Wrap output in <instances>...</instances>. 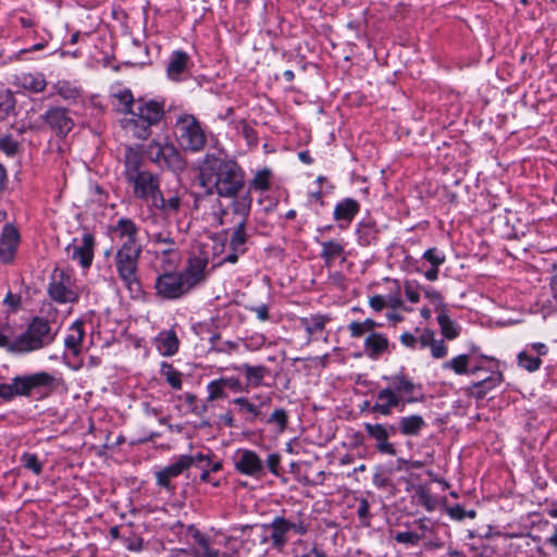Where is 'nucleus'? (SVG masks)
<instances>
[{
    "instance_id": "f257e3e1",
    "label": "nucleus",
    "mask_w": 557,
    "mask_h": 557,
    "mask_svg": "<svg viewBox=\"0 0 557 557\" xmlns=\"http://www.w3.org/2000/svg\"><path fill=\"white\" fill-rule=\"evenodd\" d=\"M240 168L231 160L208 156L200 165L199 180L202 186L212 193V188L222 197L234 198L243 187Z\"/></svg>"
},
{
    "instance_id": "f03ea898",
    "label": "nucleus",
    "mask_w": 557,
    "mask_h": 557,
    "mask_svg": "<svg viewBox=\"0 0 557 557\" xmlns=\"http://www.w3.org/2000/svg\"><path fill=\"white\" fill-rule=\"evenodd\" d=\"M141 248L136 244V240L127 238L115 256L119 275L125 283L132 297H138L141 294V285L137 277V264Z\"/></svg>"
},
{
    "instance_id": "7ed1b4c3",
    "label": "nucleus",
    "mask_w": 557,
    "mask_h": 557,
    "mask_svg": "<svg viewBox=\"0 0 557 557\" xmlns=\"http://www.w3.org/2000/svg\"><path fill=\"white\" fill-rule=\"evenodd\" d=\"M54 338L50 324L42 318H35L26 331L9 346L13 352H27L49 345Z\"/></svg>"
},
{
    "instance_id": "20e7f679",
    "label": "nucleus",
    "mask_w": 557,
    "mask_h": 557,
    "mask_svg": "<svg viewBox=\"0 0 557 557\" xmlns=\"http://www.w3.org/2000/svg\"><path fill=\"white\" fill-rule=\"evenodd\" d=\"M259 530L269 534L274 548L282 550L288 541L289 532L302 535L307 532V527L302 521L290 522L283 517H276L271 524L251 528V532Z\"/></svg>"
},
{
    "instance_id": "39448f33",
    "label": "nucleus",
    "mask_w": 557,
    "mask_h": 557,
    "mask_svg": "<svg viewBox=\"0 0 557 557\" xmlns=\"http://www.w3.org/2000/svg\"><path fill=\"white\" fill-rule=\"evenodd\" d=\"M176 134L184 149L197 151L206 144L205 134L193 115H185L178 119L176 123Z\"/></svg>"
},
{
    "instance_id": "423d86ee",
    "label": "nucleus",
    "mask_w": 557,
    "mask_h": 557,
    "mask_svg": "<svg viewBox=\"0 0 557 557\" xmlns=\"http://www.w3.org/2000/svg\"><path fill=\"white\" fill-rule=\"evenodd\" d=\"M205 461L209 462L207 457L201 454H198L197 456L182 455L173 465L157 472V482L166 490H173L171 484L172 478H176L190 467L199 466Z\"/></svg>"
},
{
    "instance_id": "0eeeda50",
    "label": "nucleus",
    "mask_w": 557,
    "mask_h": 557,
    "mask_svg": "<svg viewBox=\"0 0 557 557\" xmlns=\"http://www.w3.org/2000/svg\"><path fill=\"white\" fill-rule=\"evenodd\" d=\"M422 399L423 395L420 397H404L398 395L394 389L385 387L377 392L376 401L372 406L371 410L374 413L387 417L392 413V410L397 408L399 405L413 404L421 401Z\"/></svg>"
},
{
    "instance_id": "6e6552de",
    "label": "nucleus",
    "mask_w": 557,
    "mask_h": 557,
    "mask_svg": "<svg viewBox=\"0 0 557 557\" xmlns=\"http://www.w3.org/2000/svg\"><path fill=\"white\" fill-rule=\"evenodd\" d=\"M48 293L52 300L60 304L74 302L78 299V295L71 288V276L60 269L53 271Z\"/></svg>"
},
{
    "instance_id": "1a4fd4ad",
    "label": "nucleus",
    "mask_w": 557,
    "mask_h": 557,
    "mask_svg": "<svg viewBox=\"0 0 557 557\" xmlns=\"http://www.w3.org/2000/svg\"><path fill=\"white\" fill-rule=\"evenodd\" d=\"M128 182L134 184V193L139 198H151L154 206L159 202L164 205V198L159 189V181L157 176L148 171H143L139 175Z\"/></svg>"
},
{
    "instance_id": "9d476101",
    "label": "nucleus",
    "mask_w": 557,
    "mask_h": 557,
    "mask_svg": "<svg viewBox=\"0 0 557 557\" xmlns=\"http://www.w3.org/2000/svg\"><path fill=\"white\" fill-rule=\"evenodd\" d=\"M160 296L169 299L178 298L190 290L181 273H165L158 277L156 283Z\"/></svg>"
},
{
    "instance_id": "9b49d317",
    "label": "nucleus",
    "mask_w": 557,
    "mask_h": 557,
    "mask_svg": "<svg viewBox=\"0 0 557 557\" xmlns=\"http://www.w3.org/2000/svg\"><path fill=\"white\" fill-rule=\"evenodd\" d=\"M367 434L376 442V449L389 456L396 455V449L392 443L388 442L391 434L395 432L394 425H384L381 423H364Z\"/></svg>"
},
{
    "instance_id": "f8f14e48",
    "label": "nucleus",
    "mask_w": 557,
    "mask_h": 557,
    "mask_svg": "<svg viewBox=\"0 0 557 557\" xmlns=\"http://www.w3.org/2000/svg\"><path fill=\"white\" fill-rule=\"evenodd\" d=\"M54 377L47 372L13 379L14 396H29L33 388L52 385Z\"/></svg>"
},
{
    "instance_id": "ddd939ff",
    "label": "nucleus",
    "mask_w": 557,
    "mask_h": 557,
    "mask_svg": "<svg viewBox=\"0 0 557 557\" xmlns=\"http://www.w3.org/2000/svg\"><path fill=\"white\" fill-rule=\"evenodd\" d=\"M207 264H208V257L202 253L189 257L188 265L186 267V269L183 272H181V274L186 283V286L189 289H191L193 287H195L197 284H199L200 282H202L205 280V277H206L205 271H206Z\"/></svg>"
},
{
    "instance_id": "4468645a",
    "label": "nucleus",
    "mask_w": 557,
    "mask_h": 557,
    "mask_svg": "<svg viewBox=\"0 0 557 557\" xmlns=\"http://www.w3.org/2000/svg\"><path fill=\"white\" fill-rule=\"evenodd\" d=\"M148 158L159 164H164L169 168H177L180 163V157L172 145L161 146L158 143H151L146 150Z\"/></svg>"
},
{
    "instance_id": "2eb2a0df",
    "label": "nucleus",
    "mask_w": 557,
    "mask_h": 557,
    "mask_svg": "<svg viewBox=\"0 0 557 557\" xmlns=\"http://www.w3.org/2000/svg\"><path fill=\"white\" fill-rule=\"evenodd\" d=\"M20 244L18 231L11 224H5L0 237V259L4 263H10L15 257Z\"/></svg>"
},
{
    "instance_id": "dca6fc26",
    "label": "nucleus",
    "mask_w": 557,
    "mask_h": 557,
    "mask_svg": "<svg viewBox=\"0 0 557 557\" xmlns=\"http://www.w3.org/2000/svg\"><path fill=\"white\" fill-rule=\"evenodd\" d=\"M45 121L58 135H66L74 126L73 119L65 108H52L45 114Z\"/></svg>"
},
{
    "instance_id": "f3484780",
    "label": "nucleus",
    "mask_w": 557,
    "mask_h": 557,
    "mask_svg": "<svg viewBox=\"0 0 557 557\" xmlns=\"http://www.w3.org/2000/svg\"><path fill=\"white\" fill-rule=\"evenodd\" d=\"M329 321L330 318L323 314H312L299 319L300 326L304 327L307 333L308 344L324 333L325 325Z\"/></svg>"
},
{
    "instance_id": "a211bd4d",
    "label": "nucleus",
    "mask_w": 557,
    "mask_h": 557,
    "mask_svg": "<svg viewBox=\"0 0 557 557\" xmlns=\"http://www.w3.org/2000/svg\"><path fill=\"white\" fill-rule=\"evenodd\" d=\"M388 339L385 335L373 332L364 339V352L369 358L376 359L388 350Z\"/></svg>"
},
{
    "instance_id": "6ab92c4d",
    "label": "nucleus",
    "mask_w": 557,
    "mask_h": 557,
    "mask_svg": "<svg viewBox=\"0 0 557 557\" xmlns=\"http://www.w3.org/2000/svg\"><path fill=\"white\" fill-rule=\"evenodd\" d=\"M138 121L146 122L148 125H152L161 121L164 114L163 106L157 101H148L138 107Z\"/></svg>"
},
{
    "instance_id": "aec40b11",
    "label": "nucleus",
    "mask_w": 557,
    "mask_h": 557,
    "mask_svg": "<svg viewBox=\"0 0 557 557\" xmlns=\"http://www.w3.org/2000/svg\"><path fill=\"white\" fill-rule=\"evenodd\" d=\"M95 238L90 233H86L83 243L78 247H74L73 258H79V263L84 269L90 267L94 258Z\"/></svg>"
},
{
    "instance_id": "412c9836",
    "label": "nucleus",
    "mask_w": 557,
    "mask_h": 557,
    "mask_svg": "<svg viewBox=\"0 0 557 557\" xmlns=\"http://www.w3.org/2000/svg\"><path fill=\"white\" fill-rule=\"evenodd\" d=\"M359 209L360 206L357 200L352 198H345L335 206L334 219L336 221H345L349 223L359 212Z\"/></svg>"
},
{
    "instance_id": "4be33fe9",
    "label": "nucleus",
    "mask_w": 557,
    "mask_h": 557,
    "mask_svg": "<svg viewBox=\"0 0 557 557\" xmlns=\"http://www.w3.org/2000/svg\"><path fill=\"white\" fill-rule=\"evenodd\" d=\"M424 419L419 414L401 417L398 421L399 432L404 436H417L425 426Z\"/></svg>"
},
{
    "instance_id": "5701e85b",
    "label": "nucleus",
    "mask_w": 557,
    "mask_h": 557,
    "mask_svg": "<svg viewBox=\"0 0 557 557\" xmlns=\"http://www.w3.org/2000/svg\"><path fill=\"white\" fill-rule=\"evenodd\" d=\"M389 389H394L398 395L404 397H414L413 394L420 386L416 385L411 379L403 373H398L389 379Z\"/></svg>"
},
{
    "instance_id": "b1692460",
    "label": "nucleus",
    "mask_w": 557,
    "mask_h": 557,
    "mask_svg": "<svg viewBox=\"0 0 557 557\" xmlns=\"http://www.w3.org/2000/svg\"><path fill=\"white\" fill-rule=\"evenodd\" d=\"M17 78L22 87L33 92H40L47 86V82L40 73H22Z\"/></svg>"
},
{
    "instance_id": "393cba45",
    "label": "nucleus",
    "mask_w": 557,
    "mask_h": 557,
    "mask_svg": "<svg viewBox=\"0 0 557 557\" xmlns=\"http://www.w3.org/2000/svg\"><path fill=\"white\" fill-rule=\"evenodd\" d=\"M226 388L238 391L240 388L239 380L235 379H221L220 381L211 382L209 385V399L223 397Z\"/></svg>"
},
{
    "instance_id": "a878e982",
    "label": "nucleus",
    "mask_w": 557,
    "mask_h": 557,
    "mask_svg": "<svg viewBox=\"0 0 557 557\" xmlns=\"http://www.w3.org/2000/svg\"><path fill=\"white\" fill-rule=\"evenodd\" d=\"M380 324L376 323L373 319H366L364 321H351L347 329L349 331L350 337L360 338L366 334H371L374 332L375 327Z\"/></svg>"
},
{
    "instance_id": "bb28decb",
    "label": "nucleus",
    "mask_w": 557,
    "mask_h": 557,
    "mask_svg": "<svg viewBox=\"0 0 557 557\" xmlns=\"http://www.w3.org/2000/svg\"><path fill=\"white\" fill-rule=\"evenodd\" d=\"M437 322L442 335L447 339H454L459 335L456 323L448 317L446 309H441L437 314Z\"/></svg>"
},
{
    "instance_id": "cd10ccee",
    "label": "nucleus",
    "mask_w": 557,
    "mask_h": 557,
    "mask_svg": "<svg viewBox=\"0 0 557 557\" xmlns=\"http://www.w3.org/2000/svg\"><path fill=\"white\" fill-rule=\"evenodd\" d=\"M84 338L83 324L75 322L70 329V334L65 338L66 348L71 349L75 356L79 354V347Z\"/></svg>"
},
{
    "instance_id": "c85d7f7f",
    "label": "nucleus",
    "mask_w": 557,
    "mask_h": 557,
    "mask_svg": "<svg viewBox=\"0 0 557 557\" xmlns=\"http://www.w3.org/2000/svg\"><path fill=\"white\" fill-rule=\"evenodd\" d=\"M244 245V221L239 222L231 240H230V246L232 248V252L228 253L223 260L222 262H231V263H235L238 261V255L236 253V250L238 247L243 246Z\"/></svg>"
},
{
    "instance_id": "c756f323",
    "label": "nucleus",
    "mask_w": 557,
    "mask_h": 557,
    "mask_svg": "<svg viewBox=\"0 0 557 557\" xmlns=\"http://www.w3.org/2000/svg\"><path fill=\"white\" fill-rule=\"evenodd\" d=\"M470 357L466 354L458 355L442 364L443 370H451L458 375L468 373Z\"/></svg>"
},
{
    "instance_id": "7c9ffc66",
    "label": "nucleus",
    "mask_w": 557,
    "mask_h": 557,
    "mask_svg": "<svg viewBox=\"0 0 557 557\" xmlns=\"http://www.w3.org/2000/svg\"><path fill=\"white\" fill-rule=\"evenodd\" d=\"M15 98L11 90L0 89V120L8 119L15 109Z\"/></svg>"
},
{
    "instance_id": "2f4dec72",
    "label": "nucleus",
    "mask_w": 557,
    "mask_h": 557,
    "mask_svg": "<svg viewBox=\"0 0 557 557\" xmlns=\"http://www.w3.org/2000/svg\"><path fill=\"white\" fill-rule=\"evenodd\" d=\"M160 342H161V345L159 346V349L162 351V354L164 356H172L178 349V339H177L174 331L166 332L160 338Z\"/></svg>"
},
{
    "instance_id": "473e14b6",
    "label": "nucleus",
    "mask_w": 557,
    "mask_h": 557,
    "mask_svg": "<svg viewBox=\"0 0 557 557\" xmlns=\"http://www.w3.org/2000/svg\"><path fill=\"white\" fill-rule=\"evenodd\" d=\"M518 364L529 372H534L541 368L542 360L537 356L530 355L528 350H523L518 354Z\"/></svg>"
},
{
    "instance_id": "72a5a7b5",
    "label": "nucleus",
    "mask_w": 557,
    "mask_h": 557,
    "mask_svg": "<svg viewBox=\"0 0 557 557\" xmlns=\"http://www.w3.org/2000/svg\"><path fill=\"white\" fill-rule=\"evenodd\" d=\"M188 55L183 51H177L168 65V73L171 77L180 75L186 67Z\"/></svg>"
},
{
    "instance_id": "f704fd0d",
    "label": "nucleus",
    "mask_w": 557,
    "mask_h": 557,
    "mask_svg": "<svg viewBox=\"0 0 557 557\" xmlns=\"http://www.w3.org/2000/svg\"><path fill=\"white\" fill-rule=\"evenodd\" d=\"M263 472L261 459L250 450H246V475H259Z\"/></svg>"
},
{
    "instance_id": "c9c22d12",
    "label": "nucleus",
    "mask_w": 557,
    "mask_h": 557,
    "mask_svg": "<svg viewBox=\"0 0 557 557\" xmlns=\"http://www.w3.org/2000/svg\"><path fill=\"white\" fill-rule=\"evenodd\" d=\"M416 496L418 498V503L424 506L428 511H433L436 508L437 500L424 486H418L416 488Z\"/></svg>"
},
{
    "instance_id": "e433bc0d",
    "label": "nucleus",
    "mask_w": 557,
    "mask_h": 557,
    "mask_svg": "<svg viewBox=\"0 0 557 557\" xmlns=\"http://www.w3.org/2000/svg\"><path fill=\"white\" fill-rule=\"evenodd\" d=\"M343 251V245L337 242L330 240L322 243L321 256L326 260V262L339 257Z\"/></svg>"
},
{
    "instance_id": "4c0bfd02",
    "label": "nucleus",
    "mask_w": 557,
    "mask_h": 557,
    "mask_svg": "<svg viewBox=\"0 0 557 557\" xmlns=\"http://www.w3.org/2000/svg\"><path fill=\"white\" fill-rule=\"evenodd\" d=\"M265 373L267 369L264 367H246V385H260Z\"/></svg>"
},
{
    "instance_id": "58836bf2",
    "label": "nucleus",
    "mask_w": 557,
    "mask_h": 557,
    "mask_svg": "<svg viewBox=\"0 0 557 557\" xmlns=\"http://www.w3.org/2000/svg\"><path fill=\"white\" fill-rule=\"evenodd\" d=\"M271 176L272 172L269 169L258 171L251 182V187L256 190H267L270 186Z\"/></svg>"
},
{
    "instance_id": "ea45409f",
    "label": "nucleus",
    "mask_w": 557,
    "mask_h": 557,
    "mask_svg": "<svg viewBox=\"0 0 557 557\" xmlns=\"http://www.w3.org/2000/svg\"><path fill=\"white\" fill-rule=\"evenodd\" d=\"M139 168H140L139 157L135 152L129 151L126 154V172H125L128 181L134 178L136 175H139L140 173H143V171H140Z\"/></svg>"
},
{
    "instance_id": "a19ab883",
    "label": "nucleus",
    "mask_w": 557,
    "mask_h": 557,
    "mask_svg": "<svg viewBox=\"0 0 557 557\" xmlns=\"http://www.w3.org/2000/svg\"><path fill=\"white\" fill-rule=\"evenodd\" d=\"M153 242L156 244H161V245L166 246L164 249H162V253H164V255L175 251V240L171 236L170 233L159 232V233L154 234Z\"/></svg>"
},
{
    "instance_id": "79ce46f5",
    "label": "nucleus",
    "mask_w": 557,
    "mask_h": 557,
    "mask_svg": "<svg viewBox=\"0 0 557 557\" xmlns=\"http://www.w3.org/2000/svg\"><path fill=\"white\" fill-rule=\"evenodd\" d=\"M264 405V401H262L260 406H253L246 400V420L265 421L267 413L263 411Z\"/></svg>"
},
{
    "instance_id": "37998d69",
    "label": "nucleus",
    "mask_w": 557,
    "mask_h": 557,
    "mask_svg": "<svg viewBox=\"0 0 557 557\" xmlns=\"http://www.w3.org/2000/svg\"><path fill=\"white\" fill-rule=\"evenodd\" d=\"M115 97L117 98L120 104L122 106V108H119V111H121L123 113L135 114V112L132 109L134 98L129 90L120 91L119 94L115 95Z\"/></svg>"
},
{
    "instance_id": "c03bdc74",
    "label": "nucleus",
    "mask_w": 557,
    "mask_h": 557,
    "mask_svg": "<svg viewBox=\"0 0 557 557\" xmlns=\"http://www.w3.org/2000/svg\"><path fill=\"white\" fill-rule=\"evenodd\" d=\"M0 149L8 156H13L18 151V143L12 136L0 137Z\"/></svg>"
},
{
    "instance_id": "a18cd8bd",
    "label": "nucleus",
    "mask_w": 557,
    "mask_h": 557,
    "mask_svg": "<svg viewBox=\"0 0 557 557\" xmlns=\"http://www.w3.org/2000/svg\"><path fill=\"white\" fill-rule=\"evenodd\" d=\"M424 296L430 300V302L435 307V310L441 312V309H446L445 304L443 302V298L440 292L433 288H424Z\"/></svg>"
},
{
    "instance_id": "49530a36",
    "label": "nucleus",
    "mask_w": 557,
    "mask_h": 557,
    "mask_svg": "<svg viewBox=\"0 0 557 557\" xmlns=\"http://www.w3.org/2000/svg\"><path fill=\"white\" fill-rule=\"evenodd\" d=\"M265 421L269 423H275L280 430H284L287 423V413L284 409L277 408L275 409L270 417L265 418Z\"/></svg>"
},
{
    "instance_id": "de8ad7c7",
    "label": "nucleus",
    "mask_w": 557,
    "mask_h": 557,
    "mask_svg": "<svg viewBox=\"0 0 557 557\" xmlns=\"http://www.w3.org/2000/svg\"><path fill=\"white\" fill-rule=\"evenodd\" d=\"M423 259L429 261L432 267H440L445 262V255L437 248H430L423 253Z\"/></svg>"
},
{
    "instance_id": "09e8293b",
    "label": "nucleus",
    "mask_w": 557,
    "mask_h": 557,
    "mask_svg": "<svg viewBox=\"0 0 557 557\" xmlns=\"http://www.w3.org/2000/svg\"><path fill=\"white\" fill-rule=\"evenodd\" d=\"M163 372L164 374L166 375V380L169 382V384L173 387V388H181L182 386V381H181V373L175 371L172 366H169V364H164L163 366Z\"/></svg>"
},
{
    "instance_id": "8fccbe9b",
    "label": "nucleus",
    "mask_w": 557,
    "mask_h": 557,
    "mask_svg": "<svg viewBox=\"0 0 557 557\" xmlns=\"http://www.w3.org/2000/svg\"><path fill=\"white\" fill-rule=\"evenodd\" d=\"M122 235H127L128 238H135L137 227L131 220L122 219L119 221L117 227Z\"/></svg>"
},
{
    "instance_id": "3c124183",
    "label": "nucleus",
    "mask_w": 557,
    "mask_h": 557,
    "mask_svg": "<svg viewBox=\"0 0 557 557\" xmlns=\"http://www.w3.org/2000/svg\"><path fill=\"white\" fill-rule=\"evenodd\" d=\"M430 348L432 357L435 359H442L448 354V347L445 343L443 341H437L436 338L433 341Z\"/></svg>"
},
{
    "instance_id": "603ef678",
    "label": "nucleus",
    "mask_w": 557,
    "mask_h": 557,
    "mask_svg": "<svg viewBox=\"0 0 557 557\" xmlns=\"http://www.w3.org/2000/svg\"><path fill=\"white\" fill-rule=\"evenodd\" d=\"M395 541L403 544L416 545L420 541V536L414 532H398Z\"/></svg>"
},
{
    "instance_id": "864d4df0",
    "label": "nucleus",
    "mask_w": 557,
    "mask_h": 557,
    "mask_svg": "<svg viewBox=\"0 0 557 557\" xmlns=\"http://www.w3.org/2000/svg\"><path fill=\"white\" fill-rule=\"evenodd\" d=\"M23 460H24L25 467L27 469H30L35 474L41 473V463L38 461L36 455L24 454Z\"/></svg>"
},
{
    "instance_id": "5fc2aeb1",
    "label": "nucleus",
    "mask_w": 557,
    "mask_h": 557,
    "mask_svg": "<svg viewBox=\"0 0 557 557\" xmlns=\"http://www.w3.org/2000/svg\"><path fill=\"white\" fill-rule=\"evenodd\" d=\"M435 339V333L432 330H423L420 336L418 337V348H426L431 347L433 341Z\"/></svg>"
},
{
    "instance_id": "6e6d98bb",
    "label": "nucleus",
    "mask_w": 557,
    "mask_h": 557,
    "mask_svg": "<svg viewBox=\"0 0 557 557\" xmlns=\"http://www.w3.org/2000/svg\"><path fill=\"white\" fill-rule=\"evenodd\" d=\"M405 295L408 300L412 304H417L420 300V293L418 287L413 285L411 282H406L404 285Z\"/></svg>"
},
{
    "instance_id": "4d7b16f0",
    "label": "nucleus",
    "mask_w": 557,
    "mask_h": 557,
    "mask_svg": "<svg viewBox=\"0 0 557 557\" xmlns=\"http://www.w3.org/2000/svg\"><path fill=\"white\" fill-rule=\"evenodd\" d=\"M369 509L370 505L366 498H361L358 504L357 508V515L362 520V523L364 525H368L369 523L366 522V520L369 518Z\"/></svg>"
},
{
    "instance_id": "13d9d810",
    "label": "nucleus",
    "mask_w": 557,
    "mask_h": 557,
    "mask_svg": "<svg viewBox=\"0 0 557 557\" xmlns=\"http://www.w3.org/2000/svg\"><path fill=\"white\" fill-rule=\"evenodd\" d=\"M299 557H325V553L314 545H304Z\"/></svg>"
},
{
    "instance_id": "bf43d9fd",
    "label": "nucleus",
    "mask_w": 557,
    "mask_h": 557,
    "mask_svg": "<svg viewBox=\"0 0 557 557\" xmlns=\"http://www.w3.org/2000/svg\"><path fill=\"white\" fill-rule=\"evenodd\" d=\"M386 307H391L394 309L400 308L403 306V300L400 298V286H396L395 294L388 296L386 299Z\"/></svg>"
},
{
    "instance_id": "052dcab7",
    "label": "nucleus",
    "mask_w": 557,
    "mask_h": 557,
    "mask_svg": "<svg viewBox=\"0 0 557 557\" xmlns=\"http://www.w3.org/2000/svg\"><path fill=\"white\" fill-rule=\"evenodd\" d=\"M400 343L411 349L418 348V337L409 332H405L400 335Z\"/></svg>"
},
{
    "instance_id": "680f3d73",
    "label": "nucleus",
    "mask_w": 557,
    "mask_h": 557,
    "mask_svg": "<svg viewBox=\"0 0 557 557\" xmlns=\"http://www.w3.org/2000/svg\"><path fill=\"white\" fill-rule=\"evenodd\" d=\"M369 305L374 311L379 312L386 307V300L381 295H374L370 297Z\"/></svg>"
},
{
    "instance_id": "e2e57ef3",
    "label": "nucleus",
    "mask_w": 557,
    "mask_h": 557,
    "mask_svg": "<svg viewBox=\"0 0 557 557\" xmlns=\"http://www.w3.org/2000/svg\"><path fill=\"white\" fill-rule=\"evenodd\" d=\"M181 206V199L178 196H173L169 198L168 200L164 199V205L159 202L160 208L170 210V211H177Z\"/></svg>"
},
{
    "instance_id": "0e129e2a",
    "label": "nucleus",
    "mask_w": 557,
    "mask_h": 557,
    "mask_svg": "<svg viewBox=\"0 0 557 557\" xmlns=\"http://www.w3.org/2000/svg\"><path fill=\"white\" fill-rule=\"evenodd\" d=\"M249 309L256 313L258 320L267 321L269 319V309L267 305L262 304L259 306L250 307Z\"/></svg>"
},
{
    "instance_id": "69168bd1",
    "label": "nucleus",
    "mask_w": 557,
    "mask_h": 557,
    "mask_svg": "<svg viewBox=\"0 0 557 557\" xmlns=\"http://www.w3.org/2000/svg\"><path fill=\"white\" fill-rule=\"evenodd\" d=\"M447 512L451 519L461 521L466 517V511L460 505H455L447 509Z\"/></svg>"
},
{
    "instance_id": "338daca9",
    "label": "nucleus",
    "mask_w": 557,
    "mask_h": 557,
    "mask_svg": "<svg viewBox=\"0 0 557 557\" xmlns=\"http://www.w3.org/2000/svg\"><path fill=\"white\" fill-rule=\"evenodd\" d=\"M0 397H2L5 400H10L14 397L13 383L0 384Z\"/></svg>"
},
{
    "instance_id": "774afa93",
    "label": "nucleus",
    "mask_w": 557,
    "mask_h": 557,
    "mask_svg": "<svg viewBox=\"0 0 557 557\" xmlns=\"http://www.w3.org/2000/svg\"><path fill=\"white\" fill-rule=\"evenodd\" d=\"M529 348L537 354V357L545 356L548 352V348L543 343H533Z\"/></svg>"
}]
</instances>
